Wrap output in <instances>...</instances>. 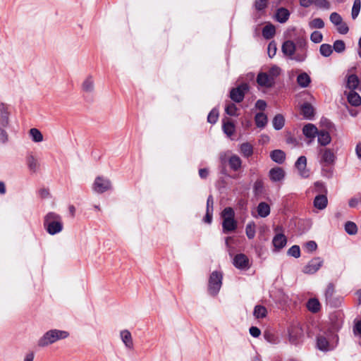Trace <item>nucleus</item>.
<instances>
[{
	"mask_svg": "<svg viewBox=\"0 0 361 361\" xmlns=\"http://www.w3.org/2000/svg\"><path fill=\"white\" fill-rule=\"evenodd\" d=\"M43 226L45 231L51 235L61 233L63 229L61 216L54 212H48L44 216Z\"/></svg>",
	"mask_w": 361,
	"mask_h": 361,
	"instance_id": "obj_1",
	"label": "nucleus"
},
{
	"mask_svg": "<svg viewBox=\"0 0 361 361\" xmlns=\"http://www.w3.org/2000/svg\"><path fill=\"white\" fill-rule=\"evenodd\" d=\"M68 331L52 329L46 331L37 341V346L39 348L47 347L60 340H63L69 336Z\"/></svg>",
	"mask_w": 361,
	"mask_h": 361,
	"instance_id": "obj_2",
	"label": "nucleus"
},
{
	"mask_svg": "<svg viewBox=\"0 0 361 361\" xmlns=\"http://www.w3.org/2000/svg\"><path fill=\"white\" fill-rule=\"evenodd\" d=\"M235 212L231 207H226L221 212L223 219L222 227L224 233L233 231L237 228V222L234 219Z\"/></svg>",
	"mask_w": 361,
	"mask_h": 361,
	"instance_id": "obj_3",
	"label": "nucleus"
},
{
	"mask_svg": "<svg viewBox=\"0 0 361 361\" xmlns=\"http://www.w3.org/2000/svg\"><path fill=\"white\" fill-rule=\"evenodd\" d=\"M92 188L94 192L102 194L111 190L112 184L109 178L104 176H97L92 183Z\"/></svg>",
	"mask_w": 361,
	"mask_h": 361,
	"instance_id": "obj_4",
	"label": "nucleus"
},
{
	"mask_svg": "<svg viewBox=\"0 0 361 361\" xmlns=\"http://www.w3.org/2000/svg\"><path fill=\"white\" fill-rule=\"evenodd\" d=\"M222 284V274L218 271H213L209 280V291L212 295H216Z\"/></svg>",
	"mask_w": 361,
	"mask_h": 361,
	"instance_id": "obj_5",
	"label": "nucleus"
},
{
	"mask_svg": "<svg viewBox=\"0 0 361 361\" xmlns=\"http://www.w3.org/2000/svg\"><path fill=\"white\" fill-rule=\"evenodd\" d=\"M320 156L319 162L322 165L329 166L334 163L336 155L334 151L330 148H321L319 149Z\"/></svg>",
	"mask_w": 361,
	"mask_h": 361,
	"instance_id": "obj_6",
	"label": "nucleus"
},
{
	"mask_svg": "<svg viewBox=\"0 0 361 361\" xmlns=\"http://www.w3.org/2000/svg\"><path fill=\"white\" fill-rule=\"evenodd\" d=\"M298 52L293 56L291 59H293L298 62L304 61L307 58V44L305 39H299L297 41Z\"/></svg>",
	"mask_w": 361,
	"mask_h": 361,
	"instance_id": "obj_7",
	"label": "nucleus"
},
{
	"mask_svg": "<svg viewBox=\"0 0 361 361\" xmlns=\"http://www.w3.org/2000/svg\"><path fill=\"white\" fill-rule=\"evenodd\" d=\"M324 260L321 257H314L302 269V272L305 274H314L323 265Z\"/></svg>",
	"mask_w": 361,
	"mask_h": 361,
	"instance_id": "obj_8",
	"label": "nucleus"
},
{
	"mask_svg": "<svg viewBox=\"0 0 361 361\" xmlns=\"http://www.w3.org/2000/svg\"><path fill=\"white\" fill-rule=\"evenodd\" d=\"M247 90L248 85L246 83H243L236 88L231 90L230 92V97L235 102H240L243 99L245 93Z\"/></svg>",
	"mask_w": 361,
	"mask_h": 361,
	"instance_id": "obj_9",
	"label": "nucleus"
},
{
	"mask_svg": "<svg viewBox=\"0 0 361 361\" xmlns=\"http://www.w3.org/2000/svg\"><path fill=\"white\" fill-rule=\"evenodd\" d=\"M95 89L94 78L92 75L86 76L81 83V91L83 94H92Z\"/></svg>",
	"mask_w": 361,
	"mask_h": 361,
	"instance_id": "obj_10",
	"label": "nucleus"
},
{
	"mask_svg": "<svg viewBox=\"0 0 361 361\" xmlns=\"http://www.w3.org/2000/svg\"><path fill=\"white\" fill-rule=\"evenodd\" d=\"M318 132L317 128L312 123H307L302 128V134L308 139V145H310L314 140Z\"/></svg>",
	"mask_w": 361,
	"mask_h": 361,
	"instance_id": "obj_11",
	"label": "nucleus"
},
{
	"mask_svg": "<svg viewBox=\"0 0 361 361\" xmlns=\"http://www.w3.org/2000/svg\"><path fill=\"white\" fill-rule=\"evenodd\" d=\"M295 166L301 177H309L310 171L307 169V158L305 156H300L296 161Z\"/></svg>",
	"mask_w": 361,
	"mask_h": 361,
	"instance_id": "obj_12",
	"label": "nucleus"
},
{
	"mask_svg": "<svg viewBox=\"0 0 361 361\" xmlns=\"http://www.w3.org/2000/svg\"><path fill=\"white\" fill-rule=\"evenodd\" d=\"M120 338L125 347L128 350H133L134 343L131 333L128 329L121 330L119 333Z\"/></svg>",
	"mask_w": 361,
	"mask_h": 361,
	"instance_id": "obj_13",
	"label": "nucleus"
},
{
	"mask_svg": "<svg viewBox=\"0 0 361 361\" xmlns=\"http://www.w3.org/2000/svg\"><path fill=\"white\" fill-rule=\"evenodd\" d=\"M233 265L240 269H248L250 268L249 259L244 254H238L233 258Z\"/></svg>",
	"mask_w": 361,
	"mask_h": 361,
	"instance_id": "obj_14",
	"label": "nucleus"
},
{
	"mask_svg": "<svg viewBox=\"0 0 361 361\" xmlns=\"http://www.w3.org/2000/svg\"><path fill=\"white\" fill-rule=\"evenodd\" d=\"M257 82L260 87L269 88L274 85V82L267 73H259L257 77Z\"/></svg>",
	"mask_w": 361,
	"mask_h": 361,
	"instance_id": "obj_15",
	"label": "nucleus"
},
{
	"mask_svg": "<svg viewBox=\"0 0 361 361\" xmlns=\"http://www.w3.org/2000/svg\"><path fill=\"white\" fill-rule=\"evenodd\" d=\"M286 173L281 167H274L270 169L269 177L272 182L282 181L285 178Z\"/></svg>",
	"mask_w": 361,
	"mask_h": 361,
	"instance_id": "obj_16",
	"label": "nucleus"
},
{
	"mask_svg": "<svg viewBox=\"0 0 361 361\" xmlns=\"http://www.w3.org/2000/svg\"><path fill=\"white\" fill-rule=\"evenodd\" d=\"M317 137V142L320 146L325 147L331 142V136L329 133L325 130H319Z\"/></svg>",
	"mask_w": 361,
	"mask_h": 361,
	"instance_id": "obj_17",
	"label": "nucleus"
},
{
	"mask_svg": "<svg viewBox=\"0 0 361 361\" xmlns=\"http://www.w3.org/2000/svg\"><path fill=\"white\" fill-rule=\"evenodd\" d=\"M347 87L350 90V91H353L355 89L360 90L361 89V82L360 81L358 77L355 74L348 75L347 77Z\"/></svg>",
	"mask_w": 361,
	"mask_h": 361,
	"instance_id": "obj_18",
	"label": "nucleus"
},
{
	"mask_svg": "<svg viewBox=\"0 0 361 361\" xmlns=\"http://www.w3.org/2000/svg\"><path fill=\"white\" fill-rule=\"evenodd\" d=\"M286 237L281 233L276 234L272 240V243L276 251H279L284 247L286 245Z\"/></svg>",
	"mask_w": 361,
	"mask_h": 361,
	"instance_id": "obj_19",
	"label": "nucleus"
},
{
	"mask_svg": "<svg viewBox=\"0 0 361 361\" xmlns=\"http://www.w3.org/2000/svg\"><path fill=\"white\" fill-rule=\"evenodd\" d=\"M282 51L283 53L289 57L291 58L295 54L296 50V45L295 43L290 40H287L283 42L282 45Z\"/></svg>",
	"mask_w": 361,
	"mask_h": 361,
	"instance_id": "obj_20",
	"label": "nucleus"
},
{
	"mask_svg": "<svg viewBox=\"0 0 361 361\" xmlns=\"http://www.w3.org/2000/svg\"><path fill=\"white\" fill-rule=\"evenodd\" d=\"M328 200L325 194H320L315 197L314 200V206L318 209H324L326 207Z\"/></svg>",
	"mask_w": 361,
	"mask_h": 361,
	"instance_id": "obj_21",
	"label": "nucleus"
},
{
	"mask_svg": "<svg viewBox=\"0 0 361 361\" xmlns=\"http://www.w3.org/2000/svg\"><path fill=\"white\" fill-rule=\"evenodd\" d=\"M347 95V99L348 102L352 105L355 106H360L361 104V97L360 96L353 91H350L349 92H345Z\"/></svg>",
	"mask_w": 361,
	"mask_h": 361,
	"instance_id": "obj_22",
	"label": "nucleus"
},
{
	"mask_svg": "<svg viewBox=\"0 0 361 361\" xmlns=\"http://www.w3.org/2000/svg\"><path fill=\"white\" fill-rule=\"evenodd\" d=\"M228 164L230 168L236 171L241 168L242 161L238 156L233 154L228 158Z\"/></svg>",
	"mask_w": 361,
	"mask_h": 361,
	"instance_id": "obj_23",
	"label": "nucleus"
},
{
	"mask_svg": "<svg viewBox=\"0 0 361 361\" xmlns=\"http://www.w3.org/2000/svg\"><path fill=\"white\" fill-rule=\"evenodd\" d=\"M29 136L32 142H41L44 140V137L40 130L36 128L30 129L28 132Z\"/></svg>",
	"mask_w": 361,
	"mask_h": 361,
	"instance_id": "obj_24",
	"label": "nucleus"
},
{
	"mask_svg": "<svg viewBox=\"0 0 361 361\" xmlns=\"http://www.w3.org/2000/svg\"><path fill=\"white\" fill-rule=\"evenodd\" d=\"M290 13L289 11L284 8H280L277 10L276 13V19L279 23H286L289 18Z\"/></svg>",
	"mask_w": 361,
	"mask_h": 361,
	"instance_id": "obj_25",
	"label": "nucleus"
},
{
	"mask_svg": "<svg viewBox=\"0 0 361 361\" xmlns=\"http://www.w3.org/2000/svg\"><path fill=\"white\" fill-rule=\"evenodd\" d=\"M257 212L259 216L267 217L270 214V207L266 202H260L257 207Z\"/></svg>",
	"mask_w": 361,
	"mask_h": 361,
	"instance_id": "obj_26",
	"label": "nucleus"
},
{
	"mask_svg": "<svg viewBox=\"0 0 361 361\" xmlns=\"http://www.w3.org/2000/svg\"><path fill=\"white\" fill-rule=\"evenodd\" d=\"M270 157L274 161L279 164H282L286 158L285 153L280 149L272 151L271 152Z\"/></svg>",
	"mask_w": 361,
	"mask_h": 361,
	"instance_id": "obj_27",
	"label": "nucleus"
},
{
	"mask_svg": "<svg viewBox=\"0 0 361 361\" xmlns=\"http://www.w3.org/2000/svg\"><path fill=\"white\" fill-rule=\"evenodd\" d=\"M301 113L307 119H311L314 115V109L308 103H305L301 106Z\"/></svg>",
	"mask_w": 361,
	"mask_h": 361,
	"instance_id": "obj_28",
	"label": "nucleus"
},
{
	"mask_svg": "<svg viewBox=\"0 0 361 361\" xmlns=\"http://www.w3.org/2000/svg\"><path fill=\"white\" fill-rule=\"evenodd\" d=\"M240 152L245 157H249L253 154V147L249 142H244L240 146Z\"/></svg>",
	"mask_w": 361,
	"mask_h": 361,
	"instance_id": "obj_29",
	"label": "nucleus"
},
{
	"mask_svg": "<svg viewBox=\"0 0 361 361\" xmlns=\"http://www.w3.org/2000/svg\"><path fill=\"white\" fill-rule=\"evenodd\" d=\"M9 123V114L3 106L0 109V127L6 128Z\"/></svg>",
	"mask_w": 361,
	"mask_h": 361,
	"instance_id": "obj_30",
	"label": "nucleus"
},
{
	"mask_svg": "<svg viewBox=\"0 0 361 361\" xmlns=\"http://www.w3.org/2000/svg\"><path fill=\"white\" fill-rule=\"evenodd\" d=\"M26 163L29 169L32 172H35L39 167L37 159L32 154L27 157Z\"/></svg>",
	"mask_w": 361,
	"mask_h": 361,
	"instance_id": "obj_31",
	"label": "nucleus"
},
{
	"mask_svg": "<svg viewBox=\"0 0 361 361\" xmlns=\"http://www.w3.org/2000/svg\"><path fill=\"white\" fill-rule=\"evenodd\" d=\"M317 347L319 350L323 351H328L332 349L326 338L322 336L317 338Z\"/></svg>",
	"mask_w": 361,
	"mask_h": 361,
	"instance_id": "obj_32",
	"label": "nucleus"
},
{
	"mask_svg": "<svg viewBox=\"0 0 361 361\" xmlns=\"http://www.w3.org/2000/svg\"><path fill=\"white\" fill-rule=\"evenodd\" d=\"M258 128H264L267 123V116L263 113H258L255 117Z\"/></svg>",
	"mask_w": 361,
	"mask_h": 361,
	"instance_id": "obj_33",
	"label": "nucleus"
},
{
	"mask_svg": "<svg viewBox=\"0 0 361 361\" xmlns=\"http://www.w3.org/2000/svg\"><path fill=\"white\" fill-rule=\"evenodd\" d=\"M297 82L300 87H306L310 82V78L307 73H303L298 76Z\"/></svg>",
	"mask_w": 361,
	"mask_h": 361,
	"instance_id": "obj_34",
	"label": "nucleus"
},
{
	"mask_svg": "<svg viewBox=\"0 0 361 361\" xmlns=\"http://www.w3.org/2000/svg\"><path fill=\"white\" fill-rule=\"evenodd\" d=\"M307 309L312 312H317L320 309V304L315 298L310 299L307 303Z\"/></svg>",
	"mask_w": 361,
	"mask_h": 361,
	"instance_id": "obj_35",
	"label": "nucleus"
},
{
	"mask_svg": "<svg viewBox=\"0 0 361 361\" xmlns=\"http://www.w3.org/2000/svg\"><path fill=\"white\" fill-rule=\"evenodd\" d=\"M276 32L275 27L273 25H267L262 30V35L266 39L271 38Z\"/></svg>",
	"mask_w": 361,
	"mask_h": 361,
	"instance_id": "obj_36",
	"label": "nucleus"
},
{
	"mask_svg": "<svg viewBox=\"0 0 361 361\" xmlns=\"http://www.w3.org/2000/svg\"><path fill=\"white\" fill-rule=\"evenodd\" d=\"M256 226L253 221L249 222L245 227V233L249 239H252L255 236Z\"/></svg>",
	"mask_w": 361,
	"mask_h": 361,
	"instance_id": "obj_37",
	"label": "nucleus"
},
{
	"mask_svg": "<svg viewBox=\"0 0 361 361\" xmlns=\"http://www.w3.org/2000/svg\"><path fill=\"white\" fill-rule=\"evenodd\" d=\"M284 118L282 115L278 114L273 119V126L276 130L281 129L284 126Z\"/></svg>",
	"mask_w": 361,
	"mask_h": 361,
	"instance_id": "obj_38",
	"label": "nucleus"
},
{
	"mask_svg": "<svg viewBox=\"0 0 361 361\" xmlns=\"http://www.w3.org/2000/svg\"><path fill=\"white\" fill-rule=\"evenodd\" d=\"M361 9V0H354L353 5L352 7L351 16L353 19H355Z\"/></svg>",
	"mask_w": 361,
	"mask_h": 361,
	"instance_id": "obj_39",
	"label": "nucleus"
},
{
	"mask_svg": "<svg viewBox=\"0 0 361 361\" xmlns=\"http://www.w3.org/2000/svg\"><path fill=\"white\" fill-rule=\"evenodd\" d=\"M319 52L323 56L328 57L332 54L333 48L330 44H323L320 46Z\"/></svg>",
	"mask_w": 361,
	"mask_h": 361,
	"instance_id": "obj_40",
	"label": "nucleus"
},
{
	"mask_svg": "<svg viewBox=\"0 0 361 361\" xmlns=\"http://www.w3.org/2000/svg\"><path fill=\"white\" fill-rule=\"evenodd\" d=\"M309 27L311 29L314 28H323L324 27V23L322 18H316L309 22Z\"/></svg>",
	"mask_w": 361,
	"mask_h": 361,
	"instance_id": "obj_41",
	"label": "nucleus"
},
{
	"mask_svg": "<svg viewBox=\"0 0 361 361\" xmlns=\"http://www.w3.org/2000/svg\"><path fill=\"white\" fill-rule=\"evenodd\" d=\"M281 68L279 66L274 65L270 68L267 74L275 82V79L281 74Z\"/></svg>",
	"mask_w": 361,
	"mask_h": 361,
	"instance_id": "obj_42",
	"label": "nucleus"
},
{
	"mask_svg": "<svg viewBox=\"0 0 361 361\" xmlns=\"http://www.w3.org/2000/svg\"><path fill=\"white\" fill-rule=\"evenodd\" d=\"M345 231L349 235H355L357 231V227L355 223L352 221H348L345 224Z\"/></svg>",
	"mask_w": 361,
	"mask_h": 361,
	"instance_id": "obj_43",
	"label": "nucleus"
},
{
	"mask_svg": "<svg viewBox=\"0 0 361 361\" xmlns=\"http://www.w3.org/2000/svg\"><path fill=\"white\" fill-rule=\"evenodd\" d=\"M267 314V310L264 307L257 305L254 310V315L256 318H263Z\"/></svg>",
	"mask_w": 361,
	"mask_h": 361,
	"instance_id": "obj_44",
	"label": "nucleus"
},
{
	"mask_svg": "<svg viewBox=\"0 0 361 361\" xmlns=\"http://www.w3.org/2000/svg\"><path fill=\"white\" fill-rule=\"evenodd\" d=\"M224 132L228 135L231 136L234 133L235 126L231 122H225L223 125Z\"/></svg>",
	"mask_w": 361,
	"mask_h": 361,
	"instance_id": "obj_45",
	"label": "nucleus"
},
{
	"mask_svg": "<svg viewBox=\"0 0 361 361\" xmlns=\"http://www.w3.org/2000/svg\"><path fill=\"white\" fill-rule=\"evenodd\" d=\"M333 49L338 53L343 52L345 49V44L342 40H336L334 42Z\"/></svg>",
	"mask_w": 361,
	"mask_h": 361,
	"instance_id": "obj_46",
	"label": "nucleus"
},
{
	"mask_svg": "<svg viewBox=\"0 0 361 361\" xmlns=\"http://www.w3.org/2000/svg\"><path fill=\"white\" fill-rule=\"evenodd\" d=\"M330 21L334 25H338V24H341V22L343 21V18L341 16V15H339L338 13L336 12H334L332 13L331 15H330Z\"/></svg>",
	"mask_w": 361,
	"mask_h": 361,
	"instance_id": "obj_47",
	"label": "nucleus"
},
{
	"mask_svg": "<svg viewBox=\"0 0 361 361\" xmlns=\"http://www.w3.org/2000/svg\"><path fill=\"white\" fill-rule=\"evenodd\" d=\"M288 255L295 258H298L300 256V250L298 245H293L288 250Z\"/></svg>",
	"mask_w": 361,
	"mask_h": 361,
	"instance_id": "obj_48",
	"label": "nucleus"
},
{
	"mask_svg": "<svg viewBox=\"0 0 361 361\" xmlns=\"http://www.w3.org/2000/svg\"><path fill=\"white\" fill-rule=\"evenodd\" d=\"M300 334V329L299 328H292L289 331V339L292 343H295L297 340L298 335Z\"/></svg>",
	"mask_w": 361,
	"mask_h": 361,
	"instance_id": "obj_49",
	"label": "nucleus"
},
{
	"mask_svg": "<svg viewBox=\"0 0 361 361\" xmlns=\"http://www.w3.org/2000/svg\"><path fill=\"white\" fill-rule=\"evenodd\" d=\"M310 39L314 43H319L323 39V35L319 31H314L310 35Z\"/></svg>",
	"mask_w": 361,
	"mask_h": 361,
	"instance_id": "obj_50",
	"label": "nucleus"
},
{
	"mask_svg": "<svg viewBox=\"0 0 361 361\" xmlns=\"http://www.w3.org/2000/svg\"><path fill=\"white\" fill-rule=\"evenodd\" d=\"M8 142V134L4 128L0 127V145H6Z\"/></svg>",
	"mask_w": 361,
	"mask_h": 361,
	"instance_id": "obj_51",
	"label": "nucleus"
},
{
	"mask_svg": "<svg viewBox=\"0 0 361 361\" xmlns=\"http://www.w3.org/2000/svg\"><path fill=\"white\" fill-rule=\"evenodd\" d=\"M353 332L355 336L361 337V319L354 322Z\"/></svg>",
	"mask_w": 361,
	"mask_h": 361,
	"instance_id": "obj_52",
	"label": "nucleus"
},
{
	"mask_svg": "<svg viewBox=\"0 0 361 361\" xmlns=\"http://www.w3.org/2000/svg\"><path fill=\"white\" fill-rule=\"evenodd\" d=\"M219 113L217 110L212 109L207 116V121L210 123H215L218 119Z\"/></svg>",
	"mask_w": 361,
	"mask_h": 361,
	"instance_id": "obj_53",
	"label": "nucleus"
},
{
	"mask_svg": "<svg viewBox=\"0 0 361 361\" xmlns=\"http://www.w3.org/2000/svg\"><path fill=\"white\" fill-rule=\"evenodd\" d=\"M276 50H277V48H276V43L274 42H271L269 44L268 48H267V52H268L269 56L270 58L274 57L276 55Z\"/></svg>",
	"mask_w": 361,
	"mask_h": 361,
	"instance_id": "obj_54",
	"label": "nucleus"
},
{
	"mask_svg": "<svg viewBox=\"0 0 361 361\" xmlns=\"http://www.w3.org/2000/svg\"><path fill=\"white\" fill-rule=\"evenodd\" d=\"M237 107L233 104H229L226 106L225 111L227 114L230 116H236L237 115Z\"/></svg>",
	"mask_w": 361,
	"mask_h": 361,
	"instance_id": "obj_55",
	"label": "nucleus"
},
{
	"mask_svg": "<svg viewBox=\"0 0 361 361\" xmlns=\"http://www.w3.org/2000/svg\"><path fill=\"white\" fill-rule=\"evenodd\" d=\"M267 0H255V7L258 11L264 9L267 6Z\"/></svg>",
	"mask_w": 361,
	"mask_h": 361,
	"instance_id": "obj_56",
	"label": "nucleus"
},
{
	"mask_svg": "<svg viewBox=\"0 0 361 361\" xmlns=\"http://www.w3.org/2000/svg\"><path fill=\"white\" fill-rule=\"evenodd\" d=\"M314 4L317 6L322 8L328 9L330 7V4L327 0H314Z\"/></svg>",
	"mask_w": 361,
	"mask_h": 361,
	"instance_id": "obj_57",
	"label": "nucleus"
},
{
	"mask_svg": "<svg viewBox=\"0 0 361 361\" xmlns=\"http://www.w3.org/2000/svg\"><path fill=\"white\" fill-rule=\"evenodd\" d=\"M305 248L307 252H312L317 250V245L314 241L310 240L305 244Z\"/></svg>",
	"mask_w": 361,
	"mask_h": 361,
	"instance_id": "obj_58",
	"label": "nucleus"
},
{
	"mask_svg": "<svg viewBox=\"0 0 361 361\" xmlns=\"http://www.w3.org/2000/svg\"><path fill=\"white\" fill-rule=\"evenodd\" d=\"M336 26L337 27L338 32L342 35L348 33L349 30L347 24L343 23V21H342L341 24H338V25Z\"/></svg>",
	"mask_w": 361,
	"mask_h": 361,
	"instance_id": "obj_59",
	"label": "nucleus"
},
{
	"mask_svg": "<svg viewBox=\"0 0 361 361\" xmlns=\"http://www.w3.org/2000/svg\"><path fill=\"white\" fill-rule=\"evenodd\" d=\"M314 188H315V192L325 194L326 193V189L324 186V185L321 182H316L314 183Z\"/></svg>",
	"mask_w": 361,
	"mask_h": 361,
	"instance_id": "obj_60",
	"label": "nucleus"
},
{
	"mask_svg": "<svg viewBox=\"0 0 361 361\" xmlns=\"http://www.w3.org/2000/svg\"><path fill=\"white\" fill-rule=\"evenodd\" d=\"M264 336V338L269 343H275L277 341V339L275 337V336L270 332H265Z\"/></svg>",
	"mask_w": 361,
	"mask_h": 361,
	"instance_id": "obj_61",
	"label": "nucleus"
},
{
	"mask_svg": "<svg viewBox=\"0 0 361 361\" xmlns=\"http://www.w3.org/2000/svg\"><path fill=\"white\" fill-rule=\"evenodd\" d=\"M249 331H250V335L255 338L259 337L261 334V331L259 330V328H257L256 326L250 327Z\"/></svg>",
	"mask_w": 361,
	"mask_h": 361,
	"instance_id": "obj_62",
	"label": "nucleus"
},
{
	"mask_svg": "<svg viewBox=\"0 0 361 361\" xmlns=\"http://www.w3.org/2000/svg\"><path fill=\"white\" fill-rule=\"evenodd\" d=\"M214 200L212 195H209L207 200V211L213 212Z\"/></svg>",
	"mask_w": 361,
	"mask_h": 361,
	"instance_id": "obj_63",
	"label": "nucleus"
},
{
	"mask_svg": "<svg viewBox=\"0 0 361 361\" xmlns=\"http://www.w3.org/2000/svg\"><path fill=\"white\" fill-rule=\"evenodd\" d=\"M35 354L33 352H29L25 355L23 361H34Z\"/></svg>",
	"mask_w": 361,
	"mask_h": 361,
	"instance_id": "obj_64",
	"label": "nucleus"
}]
</instances>
